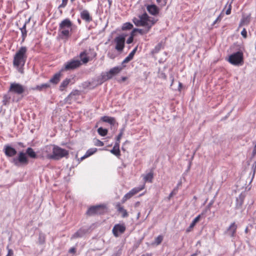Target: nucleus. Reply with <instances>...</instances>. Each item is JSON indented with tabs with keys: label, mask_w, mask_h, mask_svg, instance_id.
Here are the masks:
<instances>
[{
	"label": "nucleus",
	"mask_w": 256,
	"mask_h": 256,
	"mask_svg": "<svg viewBox=\"0 0 256 256\" xmlns=\"http://www.w3.org/2000/svg\"><path fill=\"white\" fill-rule=\"evenodd\" d=\"M94 144L96 146H104V142L102 141H100V140H96L94 141Z\"/></svg>",
	"instance_id": "obj_38"
},
{
	"label": "nucleus",
	"mask_w": 256,
	"mask_h": 256,
	"mask_svg": "<svg viewBox=\"0 0 256 256\" xmlns=\"http://www.w3.org/2000/svg\"><path fill=\"white\" fill-rule=\"evenodd\" d=\"M231 8H232L231 4H230L228 6V8L227 9V10L226 12V14L228 15L230 14Z\"/></svg>",
	"instance_id": "obj_49"
},
{
	"label": "nucleus",
	"mask_w": 256,
	"mask_h": 256,
	"mask_svg": "<svg viewBox=\"0 0 256 256\" xmlns=\"http://www.w3.org/2000/svg\"><path fill=\"white\" fill-rule=\"evenodd\" d=\"M110 152L116 156H118L120 155V149H117L114 147H113L112 149L110 150Z\"/></svg>",
	"instance_id": "obj_37"
},
{
	"label": "nucleus",
	"mask_w": 256,
	"mask_h": 256,
	"mask_svg": "<svg viewBox=\"0 0 256 256\" xmlns=\"http://www.w3.org/2000/svg\"><path fill=\"white\" fill-rule=\"evenodd\" d=\"M26 155L32 158H37V155L34 150L31 148H28L26 150V152H20L17 156L12 158L11 162L16 166H26L29 162Z\"/></svg>",
	"instance_id": "obj_2"
},
{
	"label": "nucleus",
	"mask_w": 256,
	"mask_h": 256,
	"mask_svg": "<svg viewBox=\"0 0 256 256\" xmlns=\"http://www.w3.org/2000/svg\"><path fill=\"white\" fill-rule=\"evenodd\" d=\"M70 82H71V79L68 78L65 79L64 80H63L60 86V88H59L60 90V91H63L64 90V88L66 87H67V86L68 85V84H70Z\"/></svg>",
	"instance_id": "obj_24"
},
{
	"label": "nucleus",
	"mask_w": 256,
	"mask_h": 256,
	"mask_svg": "<svg viewBox=\"0 0 256 256\" xmlns=\"http://www.w3.org/2000/svg\"><path fill=\"white\" fill-rule=\"evenodd\" d=\"M13 254V252L12 250H8V254L6 256H11Z\"/></svg>",
	"instance_id": "obj_53"
},
{
	"label": "nucleus",
	"mask_w": 256,
	"mask_h": 256,
	"mask_svg": "<svg viewBox=\"0 0 256 256\" xmlns=\"http://www.w3.org/2000/svg\"><path fill=\"white\" fill-rule=\"evenodd\" d=\"M88 156H86V154L81 158V160H83L85 158H88Z\"/></svg>",
	"instance_id": "obj_60"
},
{
	"label": "nucleus",
	"mask_w": 256,
	"mask_h": 256,
	"mask_svg": "<svg viewBox=\"0 0 256 256\" xmlns=\"http://www.w3.org/2000/svg\"><path fill=\"white\" fill-rule=\"evenodd\" d=\"M10 98V97H8V96H4V100H3V102L4 104H6V102L8 101L9 99Z\"/></svg>",
	"instance_id": "obj_47"
},
{
	"label": "nucleus",
	"mask_w": 256,
	"mask_h": 256,
	"mask_svg": "<svg viewBox=\"0 0 256 256\" xmlns=\"http://www.w3.org/2000/svg\"><path fill=\"white\" fill-rule=\"evenodd\" d=\"M118 210L119 212L122 213V216L123 218H126L128 216V212L123 207L121 206L120 205H118Z\"/></svg>",
	"instance_id": "obj_29"
},
{
	"label": "nucleus",
	"mask_w": 256,
	"mask_h": 256,
	"mask_svg": "<svg viewBox=\"0 0 256 256\" xmlns=\"http://www.w3.org/2000/svg\"><path fill=\"white\" fill-rule=\"evenodd\" d=\"M98 132L100 135L104 136L107 134L108 130L106 128H102L100 127L98 128Z\"/></svg>",
	"instance_id": "obj_32"
},
{
	"label": "nucleus",
	"mask_w": 256,
	"mask_h": 256,
	"mask_svg": "<svg viewBox=\"0 0 256 256\" xmlns=\"http://www.w3.org/2000/svg\"><path fill=\"white\" fill-rule=\"evenodd\" d=\"M157 3L160 5L162 6H164L166 4V0H156Z\"/></svg>",
	"instance_id": "obj_42"
},
{
	"label": "nucleus",
	"mask_w": 256,
	"mask_h": 256,
	"mask_svg": "<svg viewBox=\"0 0 256 256\" xmlns=\"http://www.w3.org/2000/svg\"><path fill=\"white\" fill-rule=\"evenodd\" d=\"M244 196L240 194L238 198H236V208L238 209L241 208L243 203H244Z\"/></svg>",
	"instance_id": "obj_26"
},
{
	"label": "nucleus",
	"mask_w": 256,
	"mask_h": 256,
	"mask_svg": "<svg viewBox=\"0 0 256 256\" xmlns=\"http://www.w3.org/2000/svg\"><path fill=\"white\" fill-rule=\"evenodd\" d=\"M141 256H152V255L151 254L147 253V254H142Z\"/></svg>",
	"instance_id": "obj_57"
},
{
	"label": "nucleus",
	"mask_w": 256,
	"mask_h": 256,
	"mask_svg": "<svg viewBox=\"0 0 256 256\" xmlns=\"http://www.w3.org/2000/svg\"><path fill=\"white\" fill-rule=\"evenodd\" d=\"M72 23L70 20L66 18L63 20L60 24V30L62 36L67 38L70 36V32L72 30Z\"/></svg>",
	"instance_id": "obj_5"
},
{
	"label": "nucleus",
	"mask_w": 256,
	"mask_h": 256,
	"mask_svg": "<svg viewBox=\"0 0 256 256\" xmlns=\"http://www.w3.org/2000/svg\"><path fill=\"white\" fill-rule=\"evenodd\" d=\"M80 61H82L84 64H86L89 61V58L85 51L80 53Z\"/></svg>",
	"instance_id": "obj_22"
},
{
	"label": "nucleus",
	"mask_w": 256,
	"mask_h": 256,
	"mask_svg": "<svg viewBox=\"0 0 256 256\" xmlns=\"http://www.w3.org/2000/svg\"><path fill=\"white\" fill-rule=\"evenodd\" d=\"M228 61L233 65H239L243 61V54L242 52H237L230 55Z\"/></svg>",
	"instance_id": "obj_6"
},
{
	"label": "nucleus",
	"mask_w": 256,
	"mask_h": 256,
	"mask_svg": "<svg viewBox=\"0 0 256 256\" xmlns=\"http://www.w3.org/2000/svg\"><path fill=\"white\" fill-rule=\"evenodd\" d=\"M101 208L100 206H93L90 208L86 213L88 215H92L98 213V210Z\"/></svg>",
	"instance_id": "obj_18"
},
{
	"label": "nucleus",
	"mask_w": 256,
	"mask_h": 256,
	"mask_svg": "<svg viewBox=\"0 0 256 256\" xmlns=\"http://www.w3.org/2000/svg\"><path fill=\"white\" fill-rule=\"evenodd\" d=\"M75 250H76L75 248H71L69 252H70L74 253V252H75Z\"/></svg>",
	"instance_id": "obj_55"
},
{
	"label": "nucleus",
	"mask_w": 256,
	"mask_h": 256,
	"mask_svg": "<svg viewBox=\"0 0 256 256\" xmlns=\"http://www.w3.org/2000/svg\"><path fill=\"white\" fill-rule=\"evenodd\" d=\"M81 18L86 22H90L92 20V18L90 16L89 12L87 10H83L80 12Z\"/></svg>",
	"instance_id": "obj_16"
},
{
	"label": "nucleus",
	"mask_w": 256,
	"mask_h": 256,
	"mask_svg": "<svg viewBox=\"0 0 256 256\" xmlns=\"http://www.w3.org/2000/svg\"><path fill=\"white\" fill-rule=\"evenodd\" d=\"M241 34L242 36L244 38H246V36H247V32L246 30V28H243V30H242V31L241 32Z\"/></svg>",
	"instance_id": "obj_46"
},
{
	"label": "nucleus",
	"mask_w": 256,
	"mask_h": 256,
	"mask_svg": "<svg viewBox=\"0 0 256 256\" xmlns=\"http://www.w3.org/2000/svg\"><path fill=\"white\" fill-rule=\"evenodd\" d=\"M199 254H200V252L197 251L196 252L192 254L190 256H196Z\"/></svg>",
	"instance_id": "obj_56"
},
{
	"label": "nucleus",
	"mask_w": 256,
	"mask_h": 256,
	"mask_svg": "<svg viewBox=\"0 0 256 256\" xmlns=\"http://www.w3.org/2000/svg\"><path fill=\"white\" fill-rule=\"evenodd\" d=\"M53 147L54 146H47L44 148L43 154L47 158L49 154H51V152L53 153Z\"/></svg>",
	"instance_id": "obj_23"
},
{
	"label": "nucleus",
	"mask_w": 256,
	"mask_h": 256,
	"mask_svg": "<svg viewBox=\"0 0 256 256\" xmlns=\"http://www.w3.org/2000/svg\"><path fill=\"white\" fill-rule=\"evenodd\" d=\"M140 212H139L138 214L137 218H139V217H140Z\"/></svg>",
	"instance_id": "obj_62"
},
{
	"label": "nucleus",
	"mask_w": 256,
	"mask_h": 256,
	"mask_svg": "<svg viewBox=\"0 0 256 256\" xmlns=\"http://www.w3.org/2000/svg\"><path fill=\"white\" fill-rule=\"evenodd\" d=\"M72 96V94H70L68 96V97H67V98H66L67 100H68V99H70V98Z\"/></svg>",
	"instance_id": "obj_58"
},
{
	"label": "nucleus",
	"mask_w": 256,
	"mask_h": 256,
	"mask_svg": "<svg viewBox=\"0 0 256 256\" xmlns=\"http://www.w3.org/2000/svg\"><path fill=\"white\" fill-rule=\"evenodd\" d=\"M101 120L104 122H108L111 125L114 126L115 124V120L114 118L110 117L108 116H102Z\"/></svg>",
	"instance_id": "obj_25"
},
{
	"label": "nucleus",
	"mask_w": 256,
	"mask_h": 256,
	"mask_svg": "<svg viewBox=\"0 0 256 256\" xmlns=\"http://www.w3.org/2000/svg\"><path fill=\"white\" fill-rule=\"evenodd\" d=\"M237 228V226L235 222L232 223L227 230L228 234L231 236H234Z\"/></svg>",
	"instance_id": "obj_17"
},
{
	"label": "nucleus",
	"mask_w": 256,
	"mask_h": 256,
	"mask_svg": "<svg viewBox=\"0 0 256 256\" xmlns=\"http://www.w3.org/2000/svg\"><path fill=\"white\" fill-rule=\"evenodd\" d=\"M97 150L96 148H91L88 149L86 153V156H90L94 154Z\"/></svg>",
	"instance_id": "obj_34"
},
{
	"label": "nucleus",
	"mask_w": 256,
	"mask_h": 256,
	"mask_svg": "<svg viewBox=\"0 0 256 256\" xmlns=\"http://www.w3.org/2000/svg\"><path fill=\"white\" fill-rule=\"evenodd\" d=\"M114 42L116 43V49L120 52H122L124 46L125 36H118L115 38Z\"/></svg>",
	"instance_id": "obj_9"
},
{
	"label": "nucleus",
	"mask_w": 256,
	"mask_h": 256,
	"mask_svg": "<svg viewBox=\"0 0 256 256\" xmlns=\"http://www.w3.org/2000/svg\"><path fill=\"white\" fill-rule=\"evenodd\" d=\"M134 36V34L132 33V31L131 32V36L129 37V38L127 40L126 42L127 44H131L133 41V37Z\"/></svg>",
	"instance_id": "obj_40"
},
{
	"label": "nucleus",
	"mask_w": 256,
	"mask_h": 256,
	"mask_svg": "<svg viewBox=\"0 0 256 256\" xmlns=\"http://www.w3.org/2000/svg\"><path fill=\"white\" fill-rule=\"evenodd\" d=\"M162 48V43H158L154 48L152 52L154 53L158 52Z\"/></svg>",
	"instance_id": "obj_36"
},
{
	"label": "nucleus",
	"mask_w": 256,
	"mask_h": 256,
	"mask_svg": "<svg viewBox=\"0 0 256 256\" xmlns=\"http://www.w3.org/2000/svg\"><path fill=\"white\" fill-rule=\"evenodd\" d=\"M126 228L124 224H116L112 228V233L116 237H118L120 234H123L126 230Z\"/></svg>",
	"instance_id": "obj_11"
},
{
	"label": "nucleus",
	"mask_w": 256,
	"mask_h": 256,
	"mask_svg": "<svg viewBox=\"0 0 256 256\" xmlns=\"http://www.w3.org/2000/svg\"><path fill=\"white\" fill-rule=\"evenodd\" d=\"M122 68L120 66H116L110 69L106 75L102 76L103 81L111 78L114 75L119 73L122 70Z\"/></svg>",
	"instance_id": "obj_10"
},
{
	"label": "nucleus",
	"mask_w": 256,
	"mask_h": 256,
	"mask_svg": "<svg viewBox=\"0 0 256 256\" xmlns=\"http://www.w3.org/2000/svg\"><path fill=\"white\" fill-rule=\"evenodd\" d=\"M256 154V144L254 148L253 151H252L253 156H255Z\"/></svg>",
	"instance_id": "obj_54"
},
{
	"label": "nucleus",
	"mask_w": 256,
	"mask_h": 256,
	"mask_svg": "<svg viewBox=\"0 0 256 256\" xmlns=\"http://www.w3.org/2000/svg\"><path fill=\"white\" fill-rule=\"evenodd\" d=\"M88 156H86V154L81 158V160H83L85 158H88Z\"/></svg>",
	"instance_id": "obj_59"
},
{
	"label": "nucleus",
	"mask_w": 256,
	"mask_h": 256,
	"mask_svg": "<svg viewBox=\"0 0 256 256\" xmlns=\"http://www.w3.org/2000/svg\"><path fill=\"white\" fill-rule=\"evenodd\" d=\"M120 142L116 140L114 147L116 148L117 149H120Z\"/></svg>",
	"instance_id": "obj_50"
},
{
	"label": "nucleus",
	"mask_w": 256,
	"mask_h": 256,
	"mask_svg": "<svg viewBox=\"0 0 256 256\" xmlns=\"http://www.w3.org/2000/svg\"><path fill=\"white\" fill-rule=\"evenodd\" d=\"M38 242L40 244H43L45 242V236L42 233H40L38 238Z\"/></svg>",
	"instance_id": "obj_35"
},
{
	"label": "nucleus",
	"mask_w": 256,
	"mask_h": 256,
	"mask_svg": "<svg viewBox=\"0 0 256 256\" xmlns=\"http://www.w3.org/2000/svg\"><path fill=\"white\" fill-rule=\"evenodd\" d=\"M4 152L6 156L8 157H13L17 153V152L15 148L8 144L5 145L4 146Z\"/></svg>",
	"instance_id": "obj_13"
},
{
	"label": "nucleus",
	"mask_w": 256,
	"mask_h": 256,
	"mask_svg": "<svg viewBox=\"0 0 256 256\" xmlns=\"http://www.w3.org/2000/svg\"><path fill=\"white\" fill-rule=\"evenodd\" d=\"M133 22L137 26H144V29L134 28L132 32L135 34L136 32H138L141 34L148 33L152 26L156 23L154 18L150 16L146 13L140 15L138 18H134Z\"/></svg>",
	"instance_id": "obj_1"
},
{
	"label": "nucleus",
	"mask_w": 256,
	"mask_h": 256,
	"mask_svg": "<svg viewBox=\"0 0 256 256\" xmlns=\"http://www.w3.org/2000/svg\"><path fill=\"white\" fill-rule=\"evenodd\" d=\"M50 87V84L48 83L46 84H42L40 85L37 86L36 88H33L32 90H41L43 89H46Z\"/></svg>",
	"instance_id": "obj_28"
},
{
	"label": "nucleus",
	"mask_w": 256,
	"mask_h": 256,
	"mask_svg": "<svg viewBox=\"0 0 256 256\" xmlns=\"http://www.w3.org/2000/svg\"><path fill=\"white\" fill-rule=\"evenodd\" d=\"M82 64L80 61L78 60L73 59L68 62L64 64V70H66L76 69Z\"/></svg>",
	"instance_id": "obj_8"
},
{
	"label": "nucleus",
	"mask_w": 256,
	"mask_h": 256,
	"mask_svg": "<svg viewBox=\"0 0 256 256\" xmlns=\"http://www.w3.org/2000/svg\"><path fill=\"white\" fill-rule=\"evenodd\" d=\"M27 48L26 46H22L16 52L13 60V65L16 68L24 66L27 58Z\"/></svg>",
	"instance_id": "obj_3"
},
{
	"label": "nucleus",
	"mask_w": 256,
	"mask_h": 256,
	"mask_svg": "<svg viewBox=\"0 0 256 256\" xmlns=\"http://www.w3.org/2000/svg\"><path fill=\"white\" fill-rule=\"evenodd\" d=\"M108 56L111 59H114L116 56V54H114V52H109L108 53Z\"/></svg>",
	"instance_id": "obj_41"
},
{
	"label": "nucleus",
	"mask_w": 256,
	"mask_h": 256,
	"mask_svg": "<svg viewBox=\"0 0 256 256\" xmlns=\"http://www.w3.org/2000/svg\"><path fill=\"white\" fill-rule=\"evenodd\" d=\"M153 178V174L151 172L144 176V180L145 182H152Z\"/></svg>",
	"instance_id": "obj_27"
},
{
	"label": "nucleus",
	"mask_w": 256,
	"mask_h": 256,
	"mask_svg": "<svg viewBox=\"0 0 256 256\" xmlns=\"http://www.w3.org/2000/svg\"><path fill=\"white\" fill-rule=\"evenodd\" d=\"M132 60L131 58H130V56H126L124 60L122 61V64L123 66V67H124L125 66L124 65L126 63H128L130 61Z\"/></svg>",
	"instance_id": "obj_39"
},
{
	"label": "nucleus",
	"mask_w": 256,
	"mask_h": 256,
	"mask_svg": "<svg viewBox=\"0 0 256 256\" xmlns=\"http://www.w3.org/2000/svg\"><path fill=\"white\" fill-rule=\"evenodd\" d=\"M68 0H62V3L59 6L58 8H64L68 3Z\"/></svg>",
	"instance_id": "obj_43"
},
{
	"label": "nucleus",
	"mask_w": 256,
	"mask_h": 256,
	"mask_svg": "<svg viewBox=\"0 0 256 256\" xmlns=\"http://www.w3.org/2000/svg\"><path fill=\"white\" fill-rule=\"evenodd\" d=\"M137 50V48H136L134 49L128 55L130 58H131L132 59L133 58V57L136 52V50Z\"/></svg>",
	"instance_id": "obj_44"
},
{
	"label": "nucleus",
	"mask_w": 256,
	"mask_h": 256,
	"mask_svg": "<svg viewBox=\"0 0 256 256\" xmlns=\"http://www.w3.org/2000/svg\"><path fill=\"white\" fill-rule=\"evenodd\" d=\"M124 129L120 130V132L119 134L117 136L116 140L120 142V140L123 134Z\"/></svg>",
	"instance_id": "obj_45"
},
{
	"label": "nucleus",
	"mask_w": 256,
	"mask_h": 256,
	"mask_svg": "<svg viewBox=\"0 0 256 256\" xmlns=\"http://www.w3.org/2000/svg\"><path fill=\"white\" fill-rule=\"evenodd\" d=\"M250 22V16H244L240 20V24H239V27H240L243 26H247Z\"/></svg>",
	"instance_id": "obj_21"
},
{
	"label": "nucleus",
	"mask_w": 256,
	"mask_h": 256,
	"mask_svg": "<svg viewBox=\"0 0 256 256\" xmlns=\"http://www.w3.org/2000/svg\"><path fill=\"white\" fill-rule=\"evenodd\" d=\"M222 20L221 16L220 15L216 20L213 22L212 25L214 26L218 22Z\"/></svg>",
	"instance_id": "obj_48"
},
{
	"label": "nucleus",
	"mask_w": 256,
	"mask_h": 256,
	"mask_svg": "<svg viewBox=\"0 0 256 256\" xmlns=\"http://www.w3.org/2000/svg\"><path fill=\"white\" fill-rule=\"evenodd\" d=\"M88 230L85 228H80L76 232H75L71 237V239L82 238L84 236L87 232Z\"/></svg>",
	"instance_id": "obj_15"
},
{
	"label": "nucleus",
	"mask_w": 256,
	"mask_h": 256,
	"mask_svg": "<svg viewBox=\"0 0 256 256\" xmlns=\"http://www.w3.org/2000/svg\"><path fill=\"white\" fill-rule=\"evenodd\" d=\"M132 27H133V26L131 23L126 22L123 24L122 28L123 30H130L132 28Z\"/></svg>",
	"instance_id": "obj_33"
},
{
	"label": "nucleus",
	"mask_w": 256,
	"mask_h": 256,
	"mask_svg": "<svg viewBox=\"0 0 256 256\" xmlns=\"http://www.w3.org/2000/svg\"><path fill=\"white\" fill-rule=\"evenodd\" d=\"M68 152L58 146H54L53 153L49 154L48 156V159L58 160L68 155Z\"/></svg>",
	"instance_id": "obj_4"
},
{
	"label": "nucleus",
	"mask_w": 256,
	"mask_h": 256,
	"mask_svg": "<svg viewBox=\"0 0 256 256\" xmlns=\"http://www.w3.org/2000/svg\"><path fill=\"white\" fill-rule=\"evenodd\" d=\"M164 237L162 235H159L156 238H155L154 242L152 243L154 244H156V246L159 245L162 242L163 240Z\"/></svg>",
	"instance_id": "obj_31"
},
{
	"label": "nucleus",
	"mask_w": 256,
	"mask_h": 256,
	"mask_svg": "<svg viewBox=\"0 0 256 256\" xmlns=\"http://www.w3.org/2000/svg\"><path fill=\"white\" fill-rule=\"evenodd\" d=\"M178 86H179V88H181L182 86V84L179 82Z\"/></svg>",
	"instance_id": "obj_61"
},
{
	"label": "nucleus",
	"mask_w": 256,
	"mask_h": 256,
	"mask_svg": "<svg viewBox=\"0 0 256 256\" xmlns=\"http://www.w3.org/2000/svg\"><path fill=\"white\" fill-rule=\"evenodd\" d=\"M22 67L23 66H20L18 68H17V70H18V71L20 72L21 74H22L23 73V68H22Z\"/></svg>",
	"instance_id": "obj_52"
},
{
	"label": "nucleus",
	"mask_w": 256,
	"mask_h": 256,
	"mask_svg": "<svg viewBox=\"0 0 256 256\" xmlns=\"http://www.w3.org/2000/svg\"><path fill=\"white\" fill-rule=\"evenodd\" d=\"M61 75L60 72L56 74L50 80V82L54 84H57L60 80Z\"/></svg>",
	"instance_id": "obj_19"
},
{
	"label": "nucleus",
	"mask_w": 256,
	"mask_h": 256,
	"mask_svg": "<svg viewBox=\"0 0 256 256\" xmlns=\"http://www.w3.org/2000/svg\"><path fill=\"white\" fill-rule=\"evenodd\" d=\"M175 190H174L172 192L170 193L169 194L168 198L170 200L174 195L176 194V192H174Z\"/></svg>",
	"instance_id": "obj_51"
},
{
	"label": "nucleus",
	"mask_w": 256,
	"mask_h": 256,
	"mask_svg": "<svg viewBox=\"0 0 256 256\" xmlns=\"http://www.w3.org/2000/svg\"><path fill=\"white\" fill-rule=\"evenodd\" d=\"M9 92L20 95L25 91V87L19 83L12 82L10 84Z\"/></svg>",
	"instance_id": "obj_7"
},
{
	"label": "nucleus",
	"mask_w": 256,
	"mask_h": 256,
	"mask_svg": "<svg viewBox=\"0 0 256 256\" xmlns=\"http://www.w3.org/2000/svg\"><path fill=\"white\" fill-rule=\"evenodd\" d=\"M144 188V186H142L141 187H138V188H132V190H130L128 193L126 194L123 198V201H126L127 200L130 198L131 197H132L134 194L138 193L139 192L142 190Z\"/></svg>",
	"instance_id": "obj_12"
},
{
	"label": "nucleus",
	"mask_w": 256,
	"mask_h": 256,
	"mask_svg": "<svg viewBox=\"0 0 256 256\" xmlns=\"http://www.w3.org/2000/svg\"><path fill=\"white\" fill-rule=\"evenodd\" d=\"M200 218L201 215L199 214L194 218L192 223L190 224L189 227L186 229V232H188L191 231V230L193 228L194 226L200 220Z\"/></svg>",
	"instance_id": "obj_20"
},
{
	"label": "nucleus",
	"mask_w": 256,
	"mask_h": 256,
	"mask_svg": "<svg viewBox=\"0 0 256 256\" xmlns=\"http://www.w3.org/2000/svg\"><path fill=\"white\" fill-rule=\"evenodd\" d=\"M26 22H25L23 26L20 28L22 32V40H24L27 35V31L26 30Z\"/></svg>",
	"instance_id": "obj_30"
},
{
	"label": "nucleus",
	"mask_w": 256,
	"mask_h": 256,
	"mask_svg": "<svg viewBox=\"0 0 256 256\" xmlns=\"http://www.w3.org/2000/svg\"><path fill=\"white\" fill-rule=\"evenodd\" d=\"M146 10L150 14L153 16L157 15L160 11L158 8L155 4L147 5Z\"/></svg>",
	"instance_id": "obj_14"
}]
</instances>
